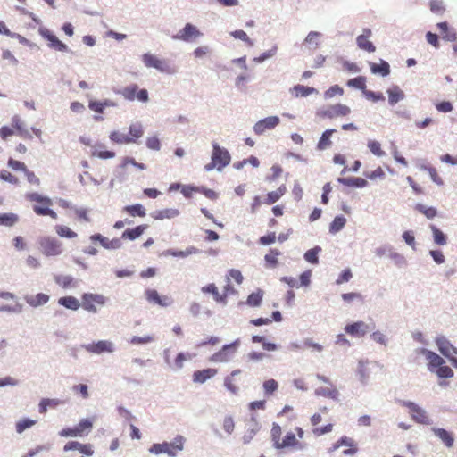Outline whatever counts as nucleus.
<instances>
[{"instance_id":"obj_46","label":"nucleus","mask_w":457,"mask_h":457,"mask_svg":"<svg viewBox=\"0 0 457 457\" xmlns=\"http://www.w3.org/2000/svg\"><path fill=\"white\" fill-rule=\"evenodd\" d=\"M54 229L56 234L61 237L75 238L77 237V233L67 226L56 225Z\"/></svg>"},{"instance_id":"obj_6","label":"nucleus","mask_w":457,"mask_h":457,"mask_svg":"<svg viewBox=\"0 0 457 457\" xmlns=\"http://www.w3.org/2000/svg\"><path fill=\"white\" fill-rule=\"evenodd\" d=\"M402 404L409 408L410 413L413 420L423 425H431L433 420L429 418L425 409L420 407L413 402L402 401Z\"/></svg>"},{"instance_id":"obj_1","label":"nucleus","mask_w":457,"mask_h":457,"mask_svg":"<svg viewBox=\"0 0 457 457\" xmlns=\"http://www.w3.org/2000/svg\"><path fill=\"white\" fill-rule=\"evenodd\" d=\"M26 199L34 203L32 209L38 216H49L54 220H57V213L52 209L53 201L38 193L27 194Z\"/></svg>"},{"instance_id":"obj_5","label":"nucleus","mask_w":457,"mask_h":457,"mask_svg":"<svg viewBox=\"0 0 457 457\" xmlns=\"http://www.w3.org/2000/svg\"><path fill=\"white\" fill-rule=\"evenodd\" d=\"M126 100L134 101L138 100L146 103L149 100L148 92L146 89H139L137 84H130L118 91Z\"/></svg>"},{"instance_id":"obj_15","label":"nucleus","mask_w":457,"mask_h":457,"mask_svg":"<svg viewBox=\"0 0 457 457\" xmlns=\"http://www.w3.org/2000/svg\"><path fill=\"white\" fill-rule=\"evenodd\" d=\"M372 328H374V326L370 328V326L365 322L357 321L352 324H347L345 327V331L353 337H362Z\"/></svg>"},{"instance_id":"obj_31","label":"nucleus","mask_w":457,"mask_h":457,"mask_svg":"<svg viewBox=\"0 0 457 457\" xmlns=\"http://www.w3.org/2000/svg\"><path fill=\"white\" fill-rule=\"evenodd\" d=\"M286 192V186L281 185L277 190L269 192L263 203L269 205L273 204L274 203L278 201L285 195Z\"/></svg>"},{"instance_id":"obj_19","label":"nucleus","mask_w":457,"mask_h":457,"mask_svg":"<svg viewBox=\"0 0 457 457\" xmlns=\"http://www.w3.org/2000/svg\"><path fill=\"white\" fill-rule=\"evenodd\" d=\"M370 36L371 30L370 29H364L363 34L357 37L356 42L361 49L369 53H374L376 51V46L369 40Z\"/></svg>"},{"instance_id":"obj_17","label":"nucleus","mask_w":457,"mask_h":457,"mask_svg":"<svg viewBox=\"0 0 457 457\" xmlns=\"http://www.w3.org/2000/svg\"><path fill=\"white\" fill-rule=\"evenodd\" d=\"M143 62L148 68H154L162 72H168L170 71L169 64L165 61L158 59L154 54H145L143 55Z\"/></svg>"},{"instance_id":"obj_45","label":"nucleus","mask_w":457,"mask_h":457,"mask_svg":"<svg viewBox=\"0 0 457 457\" xmlns=\"http://www.w3.org/2000/svg\"><path fill=\"white\" fill-rule=\"evenodd\" d=\"M346 85L350 87L361 89V90H362L363 93H364V91L367 90L366 89V78L363 76H359V77L349 79L347 81Z\"/></svg>"},{"instance_id":"obj_54","label":"nucleus","mask_w":457,"mask_h":457,"mask_svg":"<svg viewBox=\"0 0 457 457\" xmlns=\"http://www.w3.org/2000/svg\"><path fill=\"white\" fill-rule=\"evenodd\" d=\"M344 95V89L339 87L338 85H334L330 87L328 90L324 93V97L326 99L333 98L336 96H343Z\"/></svg>"},{"instance_id":"obj_51","label":"nucleus","mask_w":457,"mask_h":457,"mask_svg":"<svg viewBox=\"0 0 457 457\" xmlns=\"http://www.w3.org/2000/svg\"><path fill=\"white\" fill-rule=\"evenodd\" d=\"M110 139L116 144H130L128 135H125L120 131H112L110 134Z\"/></svg>"},{"instance_id":"obj_42","label":"nucleus","mask_w":457,"mask_h":457,"mask_svg":"<svg viewBox=\"0 0 457 457\" xmlns=\"http://www.w3.org/2000/svg\"><path fill=\"white\" fill-rule=\"evenodd\" d=\"M37 423L36 420L24 418L16 422L15 429L18 434L23 433L26 429L30 428Z\"/></svg>"},{"instance_id":"obj_10","label":"nucleus","mask_w":457,"mask_h":457,"mask_svg":"<svg viewBox=\"0 0 457 457\" xmlns=\"http://www.w3.org/2000/svg\"><path fill=\"white\" fill-rule=\"evenodd\" d=\"M90 353L102 354L112 353L115 349L114 344L110 340H99L92 342L83 346Z\"/></svg>"},{"instance_id":"obj_28","label":"nucleus","mask_w":457,"mask_h":457,"mask_svg":"<svg viewBox=\"0 0 457 457\" xmlns=\"http://www.w3.org/2000/svg\"><path fill=\"white\" fill-rule=\"evenodd\" d=\"M335 132H337V130L335 129H329L325 130L322 133V135L317 144V149L320 151H323V150L328 148L329 146H331L332 142L330 140V137Z\"/></svg>"},{"instance_id":"obj_63","label":"nucleus","mask_w":457,"mask_h":457,"mask_svg":"<svg viewBox=\"0 0 457 457\" xmlns=\"http://www.w3.org/2000/svg\"><path fill=\"white\" fill-rule=\"evenodd\" d=\"M222 428L228 435L232 434L235 428V422L232 416H226L223 420Z\"/></svg>"},{"instance_id":"obj_22","label":"nucleus","mask_w":457,"mask_h":457,"mask_svg":"<svg viewBox=\"0 0 457 457\" xmlns=\"http://www.w3.org/2000/svg\"><path fill=\"white\" fill-rule=\"evenodd\" d=\"M90 238L93 241H98L106 249H119L121 247V242L119 238L109 239L101 234L93 235Z\"/></svg>"},{"instance_id":"obj_26","label":"nucleus","mask_w":457,"mask_h":457,"mask_svg":"<svg viewBox=\"0 0 457 457\" xmlns=\"http://www.w3.org/2000/svg\"><path fill=\"white\" fill-rule=\"evenodd\" d=\"M281 252L277 248H270L269 253L264 256L265 266L274 269L278 265V257Z\"/></svg>"},{"instance_id":"obj_47","label":"nucleus","mask_w":457,"mask_h":457,"mask_svg":"<svg viewBox=\"0 0 457 457\" xmlns=\"http://www.w3.org/2000/svg\"><path fill=\"white\" fill-rule=\"evenodd\" d=\"M295 97L300 96H307L314 92H316L315 88L305 87L303 85H296L292 89Z\"/></svg>"},{"instance_id":"obj_57","label":"nucleus","mask_w":457,"mask_h":457,"mask_svg":"<svg viewBox=\"0 0 457 457\" xmlns=\"http://www.w3.org/2000/svg\"><path fill=\"white\" fill-rule=\"evenodd\" d=\"M235 373H232L234 375ZM225 387L233 395H237L239 388L235 385V379L233 376H228L224 379Z\"/></svg>"},{"instance_id":"obj_4","label":"nucleus","mask_w":457,"mask_h":457,"mask_svg":"<svg viewBox=\"0 0 457 457\" xmlns=\"http://www.w3.org/2000/svg\"><path fill=\"white\" fill-rule=\"evenodd\" d=\"M38 244L40 251L45 256H58L62 253V243L54 237H41Z\"/></svg>"},{"instance_id":"obj_37","label":"nucleus","mask_w":457,"mask_h":457,"mask_svg":"<svg viewBox=\"0 0 457 457\" xmlns=\"http://www.w3.org/2000/svg\"><path fill=\"white\" fill-rule=\"evenodd\" d=\"M19 221V216L12 212L0 213V226L12 227Z\"/></svg>"},{"instance_id":"obj_41","label":"nucleus","mask_w":457,"mask_h":457,"mask_svg":"<svg viewBox=\"0 0 457 457\" xmlns=\"http://www.w3.org/2000/svg\"><path fill=\"white\" fill-rule=\"evenodd\" d=\"M345 223L346 219L344 216L340 215L335 217V219L329 225V232L331 234H336L339 232L345 226Z\"/></svg>"},{"instance_id":"obj_62","label":"nucleus","mask_w":457,"mask_h":457,"mask_svg":"<svg viewBox=\"0 0 457 457\" xmlns=\"http://www.w3.org/2000/svg\"><path fill=\"white\" fill-rule=\"evenodd\" d=\"M0 179L13 185H17L19 183V179L16 176L4 170L0 171Z\"/></svg>"},{"instance_id":"obj_14","label":"nucleus","mask_w":457,"mask_h":457,"mask_svg":"<svg viewBox=\"0 0 457 457\" xmlns=\"http://www.w3.org/2000/svg\"><path fill=\"white\" fill-rule=\"evenodd\" d=\"M145 298L149 303L157 304L161 307H168L172 304L173 300L169 295H160L155 289H147L145 293Z\"/></svg>"},{"instance_id":"obj_61","label":"nucleus","mask_w":457,"mask_h":457,"mask_svg":"<svg viewBox=\"0 0 457 457\" xmlns=\"http://www.w3.org/2000/svg\"><path fill=\"white\" fill-rule=\"evenodd\" d=\"M92 156L97 157L100 159H111L115 156V153L113 151H109V150L96 149L92 152Z\"/></svg>"},{"instance_id":"obj_43","label":"nucleus","mask_w":457,"mask_h":457,"mask_svg":"<svg viewBox=\"0 0 457 457\" xmlns=\"http://www.w3.org/2000/svg\"><path fill=\"white\" fill-rule=\"evenodd\" d=\"M93 428V422L88 419L81 420L76 426V428L79 432V437L87 436Z\"/></svg>"},{"instance_id":"obj_7","label":"nucleus","mask_w":457,"mask_h":457,"mask_svg":"<svg viewBox=\"0 0 457 457\" xmlns=\"http://www.w3.org/2000/svg\"><path fill=\"white\" fill-rule=\"evenodd\" d=\"M436 344L439 352L450 361L455 369H457V348L454 347L445 337H437L436 339Z\"/></svg>"},{"instance_id":"obj_64","label":"nucleus","mask_w":457,"mask_h":457,"mask_svg":"<svg viewBox=\"0 0 457 457\" xmlns=\"http://www.w3.org/2000/svg\"><path fill=\"white\" fill-rule=\"evenodd\" d=\"M145 144L146 146L151 150L158 151L161 149V142L157 136L147 137Z\"/></svg>"},{"instance_id":"obj_23","label":"nucleus","mask_w":457,"mask_h":457,"mask_svg":"<svg viewBox=\"0 0 457 457\" xmlns=\"http://www.w3.org/2000/svg\"><path fill=\"white\" fill-rule=\"evenodd\" d=\"M42 35L49 42L51 48L60 52H66L68 50V46L50 31L46 30Z\"/></svg>"},{"instance_id":"obj_2","label":"nucleus","mask_w":457,"mask_h":457,"mask_svg":"<svg viewBox=\"0 0 457 457\" xmlns=\"http://www.w3.org/2000/svg\"><path fill=\"white\" fill-rule=\"evenodd\" d=\"M185 438L182 436H178L172 442L154 443L149 448V453L159 455L162 453L167 454L169 457H176L178 452L184 449Z\"/></svg>"},{"instance_id":"obj_29","label":"nucleus","mask_w":457,"mask_h":457,"mask_svg":"<svg viewBox=\"0 0 457 457\" xmlns=\"http://www.w3.org/2000/svg\"><path fill=\"white\" fill-rule=\"evenodd\" d=\"M337 181L347 187H364L368 182L363 178H338Z\"/></svg>"},{"instance_id":"obj_50","label":"nucleus","mask_w":457,"mask_h":457,"mask_svg":"<svg viewBox=\"0 0 457 457\" xmlns=\"http://www.w3.org/2000/svg\"><path fill=\"white\" fill-rule=\"evenodd\" d=\"M320 251L321 248L319 246L312 248L304 253V259L312 264H317L319 262L318 253Z\"/></svg>"},{"instance_id":"obj_49","label":"nucleus","mask_w":457,"mask_h":457,"mask_svg":"<svg viewBox=\"0 0 457 457\" xmlns=\"http://www.w3.org/2000/svg\"><path fill=\"white\" fill-rule=\"evenodd\" d=\"M54 281L62 288H68L73 286V278L69 275H56Z\"/></svg>"},{"instance_id":"obj_33","label":"nucleus","mask_w":457,"mask_h":457,"mask_svg":"<svg viewBox=\"0 0 457 457\" xmlns=\"http://www.w3.org/2000/svg\"><path fill=\"white\" fill-rule=\"evenodd\" d=\"M129 135H128L130 143H136L138 138L144 135V129L140 123H134L129 126Z\"/></svg>"},{"instance_id":"obj_27","label":"nucleus","mask_w":457,"mask_h":457,"mask_svg":"<svg viewBox=\"0 0 457 457\" xmlns=\"http://www.w3.org/2000/svg\"><path fill=\"white\" fill-rule=\"evenodd\" d=\"M148 228V225L142 224L139 226H137L134 228H129L126 229L123 233L121 237L123 239H129V240H135L138 238Z\"/></svg>"},{"instance_id":"obj_56","label":"nucleus","mask_w":457,"mask_h":457,"mask_svg":"<svg viewBox=\"0 0 457 457\" xmlns=\"http://www.w3.org/2000/svg\"><path fill=\"white\" fill-rule=\"evenodd\" d=\"M368 147L370 150V152L376 156L380 157L385 155V152L381 149L380 143L376 140L369 141Z\"/></svg>"},{"instance_id":"obj_44","label":"nucleus","mask_w":457,"mask_h":457,"mask_svg":"<svg viewBox=\"0 0 457 457\" xmlns=\"http://www.w3.org/2000/svg\"><path fill=\"white\" fill-rule=\"evenodd\" d=\"M433 233L434 242L438 245H445L447 243L446 236L435 225H430Z\"/></svg>"},{"instance_id":"obj_8","label":"nucleus","mask_w":457,"mask_h":457,"mask_svg":"<svg viewBox=\"0 0 457 457\" xmlns=\"http://www.w3.org/2000/svg\"><path fill=\"white\" fill-rule=\"evenodd\" d=\"M239 344V339H237L231 344L225 345L219 352L212 354L211 361L214 362L229 361L234 357Z\"/></svg>"},{"instance_id":"obj_21","label":"nucleus","mask_w":457,"mask_h":457,"mask_svg":"<svg viewBox=\"0 0 457 457\" xmlns=\"http://www.w3.org/2000/svg\"><path fill=\"white\" fill-rule=\"evenodd\" d=\"M246 431L245 435L242 437V441L245 445L249 444L252 439L254 437V436L257 434V432L260 430V424L256 420V419L252 418L250 420L246 423Z\"/></svg>"},{"instance_id":"obj_38","label":"nucleus","mask_w":457,"mask_h":457,"mask_svg":"<svg viewBox=\"0 0 457 457\" xmlns=\"http://www.w3.org/2000/svg\"><path fill=\"white\" fill-rule=\"evenodd\" d=\"M297 444H298V441L295 438V435L293 432H288L284 436L282 442L278 441V443L275 448L282 449V448H286V447H292L294 445H296Z\"/></svg>"},{"instance_id":"obj_48","label":"nucleus","mask_w":457,"mask_h":457,"mask_svg":"<svg viewBox=\"0 0 457 457\" xmlns=\"http://www.w3.org/2000/svg\"><path fill=\"white\" fill-rule=\"evenodd\" d=\"M59 403L60 402L57 399L43 398L39 403L38 411L40 413H46L48 407L54 408L59 404Z\"/></svg>"},{"instance_id":"obj_9","label":"nucleus","mask_w":457,"mask_h":457,"mask_svg":"<svg viewBox=\"0 0 457 457\" xmlns=\"http://www.w3.org/2000/svg\"><path fill=\"white\" fill-rule=\"evenodd\" d=\"M81 306L87 312H96L97 306H104L106 298L102 295L86 293L81 297Z\"/></svg>"},{"instance_id":"obj_60","label":"nucleus","mask_w":457,"mask_h":457,"mask_svg":"<svg viewBox=\"0 0 457 457\" xmlns=\"http://www.w3.org/2000/svg\"><path fill=\"white\" fill-rule=\"evenodd\" d=\"M230 35L234 37V38H237V39H240L244 42H245L248 46H253V41L249 38V37L247 36V34L242 30V29H238V30H235V31H232L230 33Z\"/></svg>"},{"instance_id":"obj_30","label":"nucleus","mask_w":457,"mask_h":457,"mask_svg":"<svg viewBox=\"0 0 457 457\" xmlns=\"http://www.w3.org/2000/svg\"><path fill=\"white\" fill-rule=\"evenodd\" d=\"M370 67L371 72L374 74H379L383 77H386L390 73V66L384 60H381L379 63L371 62Z\"/></svg>"},{"instance_id":"obj_20","label":"nucleus","mask_w":457,"mask_h":457,"mask_svg":"<svg viewBox=\"0 0 457 457\" xmlns=\"http://www.w3.org/2000/svg\"><path fill=\"white\" fill-rule=\"evenodd\" d=\"M431 431L447 448H451L453 445L454 436L452 432L435 427L431 428Z\"/></svg>"},{"instance_id":"obj_12","label":"nucleus","mask_w":457,"mask_h":457,"mask_svg":"<svg viewBox=\"0 0 457 457\" xmlns=\"http://www.w3.org/2000/svg\"><path fill=\"white\" fill-rule=\"evenodd\" d=\"M203 33L193 24L187 23L185 27L173 36L174 39L185 42H192L202 37Z\"/></svg>"},{"instance_id":"obj_24","label":"nucleus","mask_w":457,"mask_h":457,"mask_svg":"<svg viewBox=\"0 0 457 457\" xmlns=\"http://www.w3.org/2000/svg\"><path fill=\"white\" fill-rule=\"evenodd\" d=\"M12 127L14 129L15 133L21 137L22 138H32L29 131L25 128L23 121L17 115L13 116L12 119Z\"/></svg>"},{"instance_id":"obj_53","label":"nucleus","mask_w":457,"mask_h":457,"mask_svg":"<svg viewBox=\"0 0 457 457\" xmlns=\"http://www.w3.org/2000/svg\"><path fill=\"white\" fill-rule=\"evenodd\" d=\"M262 292L261 290L252 293L247 298V304L250 306H259L262 300Z\"/></svg>"},{"instance_id":"obj_36","label":"nucleus","mask_w":457,"mask_h":457,"mask_svg":"<svg viewBox=\"0 0 457 457\" xmlns=\"http://www.w3.org/2000/svg\"><path fill=\"white\" fill-rule=\"evenodd\" d=\"M123 211L132 217L138 216L143 218L146 215L145 209L140 204L125 206Z\"/></svg>"},{"instance_id":"obj_55","label":"nucleus","mask_w":457,"mask_h":457,"mask_svg":"<svg viewBox=\"0 0 457 457\" xmlns=\"http://www.w3.org/2000/svg\"><path fill=\"white\" fill-rule=\"evenodd\" d=\"M429 7L431 12L436 14H443L445 10L442 0H430Z\"/></svg>"},{"instance_id":"obj_3","label":"nucleus","mask_w":457,"mask_h":457,"mask_svg":"<svg viewBox=\"0 0 457 457\" xmlns=\"http://www.w3.org/2000/svg\"><path fill=\"white\" fill-rule=\"evenodd\" d=\"M230 161L231 157L228 151L220 147L217 143H212V161L204 166V170L211 171L217 169V170L221 171L224 167L229 164Z\"/></svg>"},{"instance_id":"obj_16","label":"nucleus","mask_w":457,"mask_h":457,"mask_svg":"<svg viewBox=\"0 0 457 457\" xmlns=\"http://www.w3.org/2000/svg\"><path fill=\"white\" fill-rule=\"evenodd\" d=\"M279 123V118L277 116H270L262 119L255 123L253 126V131L257 135L263 134L268 129H272L277 127Z\"/></svg>"},{"instance_id":"obj_11","label":"nucleus","mask_w":457,"mask_h":457,"mask_svg":"<svg viewBox=\"0 0 457 457\" xmlns=\"http://www.w3.org/2000/svg\"><path fill=\"white\" fill-rule=\"evenodd\" d=\"M420 353L425 356L429 370L439 369L438 371H452L450 368L443 367L445 361L437 353L425 348H422Z\"/></svg>"},{"instance_id":"obj_32","label":"nucleus","mask_w":457,"mask_h":457,"mask_svg":"<svg viewBox=\"0 0 457 457\" xmlns=\"http://www.w3.org/2000/svg\"><path fill=\"white\" fill-rule=\"evenodd\" d=\"M388 102L391 105H395L396 103L403 99L404 93L397 86H394L387 89Z\"/></svg>"},{"instance_id":"obj_40","label":"nucleus","mask_w":457,"mask_h":457,"mask_svg":"<svg viewBox=\"0 0 457 457\" xmlns=\"http://www.w3.org/2000/svg\"><path fill=\"white\" fill-rule=\"evenodd\" d=\"M202 292L205 294H212L217 303H224V295H220L215 284L212 283L203 287Z\"/></svg>"},{"instance_id":"obj_34","label":"nucleus","mask_w":457,"mask_h":457,"mask_svg":"<svg viewBox=\"0 0 457 457\" xmlns=\"http://www.w3.org/2000/svg\"><path fill=\"white\" fill-rule=\"evenodd\" d=\"M58 303L66 307L67 309L76 311L79 308L80 303L79 300L74 296H64L58 300Z\"/></svg>"},{"instance_id":"obj_13","label":"nucleus","mask_w":457,"mask_h":457,"mask_svg":"<svg viewBox=\"0 0 457 457\" xmlns=\"http://www.w3.org/2000/svg\"><path fill=\"white\" fill-rule=\"evenodd\" d=\"M351 112L350 108L342 104H336L320 111V115L323 118L335 119L337 117L347 116Z\"/></svg>"},{"instance_id":"obj_59","label":"nucleus","mask_w":457,"mask_h":457,"mask_svg":"<svg viewBox=\"0 0 457 457\" xmlns=\"http://www.w3.org/2000/svg\"><path fill=\"white\" fill-rule=\"evenodd\" d=\"M154 340V336H150V335L144 336V337L134 336L130 338L129 343L132 345H144V344L151 343Z\"/></svg>"},{"instance_id":"obj_25","label":"nucleus","mask_w":457,"mask_h":457,"mask_svg":"<svg viewBox=\"0 0 457 457\" xmlns=\"http://www.w3.org/2000/svg\"><path fill=\"white\" fill-rule=\"evenodd\" d=\"M25 301L29 305L37 307L46 304L49 301V296L46 294L38 293L35 295H26Z\"/></svg>"},{"instance_id":"obj_35","label":"nucleus","mask_w":457,"mask_h":457,"mask_svg":"<svg viewBox=\"0 0 457 457\" xmlns=\"http://www.w3.org/2000/svg\"><path fill=\"white\" fill-rule=\"evenodd\" d=\"M115 105L116 104L111 100H104V102L90 101L88 107L90 110H92L96 112L103 113L105 107L115 106Z\"/></svg>"},{"instance_id":"obj_39","label":"nucleus","mask_w":457,"mask_h":457,"mask_svg":"<svg viewBox=\"0 0 457 457\" xmlns=\"http://www.w3.org/2000/svg\"><path fill=\"white\" fill-rule=\"evenodd\" d=\"M198 253H199V250L195 246L187 247L186 250H184V251H177V250L169 249L166 252V253L168 255H171L174 257H180V258H184V257H187V256H189L192 254H196Z\"/></svg>"},{"instance_id":"obj_18","label":"nucleus","mask_w":457,"mask_h":457,"mask_svg":"<svg viewBox=\"0 0 457 457\" xmlns=\"http://www.w3.org/2000/svg\"><path fill=\"white\" fill-rule=\"evenodd\" d=\"M78 450L80 453L86 456H92L94 449L90 444H81L78 441H69L63 447L64 452Z\"/></svg>"},{"instance_id":"obj_58","label":"nucleus","mask_w":457,"mask_h":457,"mask_svg":"<svg viewBox=\"0 0 457 457\" xmlns=\"http://www.w3.org/2000/svg\"><path fill=\"white\" fill-rule=\"evenodd\" d=\"M315 394L317 395H322V396L329 397L332 399H336L338 395V393L336 389L324 388V387L316 389Z\"/></svg>"},{"instance_id":"obj_52","label":"nucleus","mask_w":457,"mask_h":457,"mask_svg":"<svg viewBox=\"0 0 457 457\" xmlns=\"http://www.w3.org/2000/svg\"><path fill=\"white\" fill-rule=\"evenodd\" d=\"M416 210L424 214L428 219H433L437 215V211L434 207H428L423 204H417Z\"/></svg>"}]
</instances>
